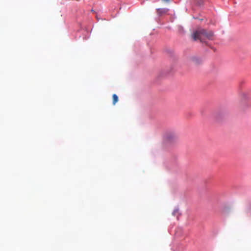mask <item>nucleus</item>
I'll list each match as a JSON object with an SVG mask.
<instances>
[{"label": "nucleus", "mask_w": 251, "mask_h": 251, "mask_svg": "<svg viewBox=\"0 0 251 251\" xmlns=\"http://www.w3.org/2000/svg\"><path fill=\"white\" fill-rule=\"evenodd\" d=\"M163 1H166V2H168L170 0H163Z\"/></svg>", "instance_id": "5"}, {"label": "nucleus", "mask_w": 251, "mask_h": 251, "mask_svg": "<svg viewBox=\"0 0 251 251\" xmlns=\"http://www.w3.org/2000/svg\"><path fill=\"white\" fill-rule=\"evenodd\" d=\"M113 98V104L115 105L118 101V97L116 94H113L112 96Z\"/></svg>", "instance_id": "4"}, {"label": "nucleus", "mask_w": 251, "mask_h": 251, "mask_svg": "<svg viewBox=\"0 0 251 251\" xmlns=\"http://www.w3.org/2000/svg\"><path fill=\"white\" fill-rule=\"evenodd\" d=\"M250 98L248 95L245 94L243 95L240 105V107L243 110H245L250 107V103L247 101Z\"/></svg>", "instance_id": "2"}, {"label": "nucleus", "mask_w": 251, "mask_h": 251, "mask_svg": "<svg viewBox=\"0 0 251 251\" xmlns=\"http://www.w3.org/2000/svg\"><path fill=\"white\" fill-rule=\"evenodd\" d=\"M176 136L174 132H168L165 135V139L168 141H171L176 138Z\"/></svg>", "instance_id": "3"}, {"label": "nucleus", "mask_w": 251, "mask_h": 251, "mask_svg": "<svg viewBox=\"0 0 251 251\" xmlns=\"http://www.w3.org/2000/svg\"><path fill=\"white\" fill-rule=\"evenodd\" d=\"M213 35L214 33L213 31L201 29L194 32L192 37L195 41L200 40L201 42H203L206 39H212Z\"/></svg>", "instance_id": "1"}]
</instances>
